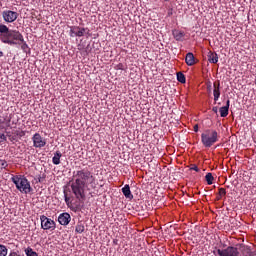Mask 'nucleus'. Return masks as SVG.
Returning <instances> with one entry per match:
<instances>
[{
	"mask_svg": "<svg viewBox=\"0 0 256 256\" xmlns=\"http://www.w3.org/2000/svg\"><path fill=\"white\" fill-rule=\"evenodd\" d=\"M89 185L92 189H95V176L89 169L83 168L73 172L70 187L74 197L78 201L85 199V189H87Z\"/></svg>",
	"mask_w": 256,
	"mask_h": 256,
	"instance_id": "f257e3e1",
	"label": "nucleus"
},
{
	"mask_svg": "<svg viewBox=\"0 0 256 256\" xmlns=\"http://www.w3.org/2000/svg\"><path fill=\"white\" fill-rule=\"evenodd\" d=\"M0 41L5 45H21L24 53L29 50V45L25 42L23 34L19 30L9 29L5 24H0Z\"/></svg>",
	"mask_w": 256,
	"mask_h": 256,
	"instance_id": "f03ea898",
	"label": "nucleus"
},
{
	"mask_svg": "<svg viewBox=\"0 0 256 256\" xmlns=\"http://www.w3.org/2000/svg\"><path fill=\"white\" fill-rule=\"evenodd\" d=\"M11 181L20 193H25V195H27L33 191V188H31V182H29L25 175L12 176Z\"/></svg>",
	"mask_w": 256,
	"mask_h": 256,
	"instance_id": "7ed1b4c3",
	"label": "nucleus"
},
{
	"mask_svg": "<svg viewBox=\"0 0 256 256\" xmlns=\"http://www.w3.org/2000/svg\"><path fill=\"white\" fill-rule=\"evenodd\" d=\"M217 141H219V133L217 132V130L206 129L201 134V143L207 149L213 147V144L217 143Z\"/></svg>",
	"mask_w": 256,
	"mask_h": 256,
	"instance_id": "20e7f679",
	"label": "nucleus"
},
{
	"mask_svg": "<svg viewBox=\"0 0 256 256\" xmlns=\"http://www.w3.org/2000/svg\"><path fill=\"white\" fill-rule=\"evenodd\" d=\"M40 221H41V228L44 229V231H55L56 229V224L54 220H51V218H48L45 215L40 216Z\"/></svg>",
	"mask_w": 256,
	"mask_h": 256,
	"instance_id": "39448f33",
	"label": "nucleus"
},
{
	"mask_svg": "<svg viewBox=\"0 0 256 256\" xmlns=\"http://www.w3.org/2000/svg\"><path fill=\"white\" fill-rule=\"evenodd\" d=\"M217 253L219 256H238L241 252L238 247L228 246L226 249H218Z\"/></svg>",
	"mask_w": 256,
	"mask_h": 256,
	"instance_id": "423d86ee",
	"label": "nucleus"
},
{
	"mask_svg": "<svg viewBox=\"0 0 256 256\" xmlns=\"http://www.w3.org/2000/svg\"><path fill=\"white\" fill-rule=\"evenodd\" d=\"M32 142L35 149H43L47 145V139L43 138L39 133H35L32 136Z\"/></svg>",
	"mask_w": 256,
	"mask_h": 256,
	"instance_id": "0eeeda50",
	"label": "nucleus"
},
{
	"mask_svg": "<svg viewBox=\"0 0 256 256\" xmlns=\"http://www.w3.org/2000/svg\"><path fill=\"white\" fill-rule=\"evenodd\" d=\"M18 17L19 13L15 11L5 10L2 12V18L4 19L5 23H15Z\"/></svg>",
	"mask_w": 256,
	"mask_h": 256,
	"instance_id": "6e6552de",
	"label": "nucleus"
},
{
	"mask_svg": "<svg viewBox=\"0 0 256 256\" xmlns=\"http://www.w3.org/2000/svg\"><path fill=\"white\" fill-rule=\"evenodd\" d=\"M87 31V28H81L79 26H70V37H83Z\"/></svg>",
	"mask_w": 256,
	"mask_h": 256,
	"instance_id": "1a4fd4ad",
	"label": "nucleus"
},
{
	"mask_svg": "<svg viewBox=\"0 0 256 256\" xmlns=\"http://www.w3.org/2000/svg\"><path fill=\"white\" fill-rule=\"evenodd\" d=\"M237 247L240 248V253L242 256H256V252L252 251L250 246L238 244Z\"/></svg>",
	"mask_w": 256,
	"mask_h": 256,
	"instance_id": "9d476101",
	"label": "nucleus"
},
{
	"mask_svg": "<svg viewBox=\"0 0 256 256\" xmlns=\"http://www.w3.org/2000/svg\"><path fill=\"white\" fill-rule=\"evenodd\" d=\"M213 88L214 101L217 103V101H219V97H221V82L215 81L213 83Z\"/></svg>",
	"mask_w": 256,
	"mask_h": 256,
	"instance_id": "9b49d317",
	"label": "nucleus"
},
{
	"mask_svg": "<svg viewBox=\"0 0 256 256\" xmlns=\"http://www.w3.org/2000/svg\"><path fill=\"white\" fill-rule=\"evenodd\" d=\"M58 222L60 225L66 226L68 223H71V215L67 212L61 213L58 216Z\"/></svg>",
	"mask_w": 256,
	"mask_h": 256,
	"instance_id": "f8f14e48",
	"label": "nucleus"
},
{
	"mask_svg": "<svg viewBox=\"0 0 256 256\" xmlns=\"http://www.w3.org/2000/svg\"><path fill=\"white\" fill-rule=\"evenodd\" d=\"M64 201L67 205V207H71L73 205V196H71V190L64 189Z\"/></svg>",
	"mask_w": 256,
	"mask_h": 256,
	"instance_id": "ddd939ff",
	"label": "nucleus"
},
{
	"mask_svg": "<svg viewBox=\"0 0 256 256\" xmlns=\"http://www.w3.org/2000/svg\"><path fill=\"white\" fill-rule=\"evenodd\" d=\"M185 63L186 65H188V67H193V65H195V63H197L195 61V55H193V53L189 52L186 54L185 57Z\"/></svg>",
	"mask_w": 256,
	"mask_h": 256,
	"instance_id": "4468645a",
	"label": "nucleus"
},
{
	"mask_svg": "<svg viewBox=\"0 0 256 256\" xmlns=\"http://www.w3.org/2000/svg\"><path fill=\"white\" fill-rule=\"evenodd\" d=\"M208 61L213 64L219 63V55H217V52H208Z\"/></svg>",
	"mask_w": 256,
	"mask_h": 256,
	"instance_id": "2eb2a0df",
	"label": "nucleus"
},
{
	"mask_svg": "<svg viewBox=\"0 0 256 256\" xmlns=\"http://www.w3.org/2000/svg\"><path fill=\"white\" fill-rule=\"evenodd\" d=\"M122 193L126 199H133V194H131V188L129 187V184H126L122 188Z\"/></svg>",
	"mask_w": 256,
	"mask_h": 256,
	"instance_id": "dca6fc26",
	"label": "nucleus"
},
{
	"mask_svg": "<svg viewBox=\"0 0 256 256\" xmlns=\"http://www.w3.org/2000/svg\"><path fill=\"white\" fill-rule=\"evenodd\" d=\"M172 35H173L174 39H176L177 41H183V37H185V32H183L181 30H174L172 32Z\"/></svg>",
	"mask_w": 256,
	"mask_h": 256,
	"instance_id": "f3484780",
	"label": "nucleus"
},
{
	"mask_svg": "<svg viewBox=\"0 0 256 256\" xmlns=\"http://www.w3.org/2000/svg\"><path fill=\"white\" fill-rule=\"evenodd\" d=\"M61 157H63L61 151H56L54 157L52 158V163L54 165H59L61 163Z\"/></svg>",
	"mask_w": 256,
	"mask_h": 256,
	"instance_id": "a211bd4d",
	"label": "nucleus"
},
{
	"mask_svg": "<svg viewBox=\"0 0 256 256\" xmlns=\"http://www.w3.org/2000/svg\"><path fill=\"white\" fill-rule=\"evenodd\" d=\"M84 231H85V225L83 224V222H78L76 227H75V232L81 234Z\"/></svg>",
	"mask_w": 256,
	"mask_h": 256,
	"instance_id": "6ab92c4d",
	"label": "nucleus"
},
{
	"mask_svg": "<svg viewBox=\"0 0 256 256\" xmlns=\"http://www.w3.org/2000/svg\"><path fill=\"white\" fill-rule=\"evenodd\" d=\"M205 179L208 185H213V181L215 180L212 173H207Z\"/></svg>",
	"mask_w": 256,
	"mask_h": 256,
	"instance_id": "aec40b11",
	"label": "nucleus"
},
{
	"mask_svg": "<svg viewBox=\"0 0 256 256\" xmlns=\"http://www.w3.org/2000/svg\"><path fill=\"white\" fill-rule=\"evenodd\" d=\"M177 81H179V83H186L187 79L185 78V74H183L182 72H178Z\"/></svg>",
	"mask_w": 256,
	"mask_h": 256,
	"instance_id": "412c9836",
	"label": "nucleus"
},
{
	"mask_svg": "<svg viewBox=\"0 0 256 256\" xmlns=\"http://www.w3.org/2000/svg\"><path fill=\"white\" fill-rule=\"evenodd\" d=\"M220 116L221 117H227V115H229V108H227V107H221L220 108Z\"/></svg>",
	"mask_w": 256,
	"mask_h": 256,
	"instance_id": "4be33fe9",
	"label": "nucleus"
},
{
	"mask_svg": "<svg viewBox=\"0 0 256 256\" xmlns=\"http://www.w3.org/2000/svg\"><path fill=\"white\" fill-rule=\"evenodd\" d=\"M26 256H39V254H37V252L33 251V248L28 247L25 250Z\"/></svg>",
	"mask_w": 256,
	"mask_h": 256,
	"instance_id": "5701e85b",
	"label": "nucleus"
},
{
	"mask_svg": "<svg viewBox=\"0 0 256 256\" xmlns=\"http://www.w3.org/2000/svg\"><path fill=\"white\" fill-rule=\"evenodd\" d=\"M7 246L0 244V256H7Z\"/></svg>",
	"mask_w": 256,
	"mask_h": 256,
	"instance_id": "b1692460",
	"label": "nucleus"
},
{
	"mask_svg": "<svg viewBox=\"0 0 256 256\" xmlns=\"http://www.w3.org/2000/svg\"><path fill=\"white\" fill-rule=\"evenodd\" d=\"M7 167H9L7 160L0 159V170L7 169Z\"/></svg>",
	"mask_w": 256,
	"mask_h": 256,
	"instance_id": "393cba45",
	"label": "nucleus"
},
{
	"mask_svg": "<svg viewBox=\"0 0 256 256\" xmlns=\"http://www.w3.org/2000/svg\"><path fill=\"white\" fill-rule=\"evenodd\" d=\"M218 194L220 197H225V195H227V190H225V188H219Z\"/></svg>",
	"mask_w": 256,
	"mask_h": 256,
	"instance_id": "a878e982",
	"label": "nucleus"
},
{
	"mask_svg": "<svg viewBox=\"0 0 256 256\" xmlns=\"http://www.w3.org/2000/svg\"><path fill=\"white\" fill-rule=\"evenodd\" d=\"M190 171H196V173H199V167L195 164H191Z\"/></svg>",
	"mask_w": 256,
	"mask_h": 256,
	"instance_id": "bb28decb",
	"label": "nucleus"
},
{
	"mask_svg": "<svg viewBox=\"0 0 256 256\" xmlns=\"http://www.w3.org/2000/svg\"><path fill=\"white\" fill-rule=\"evenodd\" d=\"M3 141H7V136H5L3 133H0V143H3Z\"/></svg>",
	"mask_w": 256,
	"mask_h": 256,
	"instance_id": "cd10ccee",
	"label": "nucleus"
},
{
	"mask_svg": "<svg viewBox=\"0 0 256 256\" xmlns=\"http://www.w3.org/2000/svg\"><path fill=\"white\" fill-rule=\"evenodd\" d=\"M8 256H21V255L15 251H12Z\"/></svg>",
	"mask_w": 256,
	"mask_h": 256,
	"instance_id": "c85d7f7f",
	"label": "nucleus"
},
{
	"mask_svg": "<svg viewBox=\"0 0 256 256\" xmlns=\"http://www.w3.org/2000/svg\"><path fill=\"white\" fill-rule=\"evenodd\" d=\"M199 131V124L194 125V132L197 133Z\"/></svg>",
	"mask_w": 256,
	"mask_h": 256,
	"instance_id": "c756f323",
	"label": "nucleus"
},
{
	"mask_svg": "<svg viewBox=\"0 0 256 256\" xmlns=\"http://www.w3.org/2000/svg\"><path fill=\"white\" fill-rule=\"evenodd\" d=\"M230 105H231V101H230V100H227V101H226V105H225L224 107H227V109H229Z\"/></svg>",
	"mask_w": 256,
	"mask_h": 256,
	"instance_id": "7c9ffc66",
	"label": "nucleus"
},
{
	"mask_svg": "<svg viewBox=\"0 0 256 256\" xmlns=\"http://www.w3.org/2000/svg\"><path fill=\"white\" fill-rule=\"evenodd\" d=\"M221 199H223V196H221V195L218 194L217 197H216V200H217V201H221Z\"/></svg>",
	"mask_w": 256,
	"mask_h": 256,
	"instance_id": "2f4dec72",
	"label": "nucleus"
},
{
	"mask_svg": "<svg viewBox=\"0 0 256 256\" xmlns=\"http://www.w3.org/2000/svg\"><path fill=\"white\" fill-rule=\"evenodd\" d=\"M212 111H213V113H217V111H218L217 106L213 107V108H212Z\"/></svg>",
	"mask_w": 256,
	"mask_h": 256,
	"instance_id": "473e14b6",
	"label": "nucleus"
},
{
	"mask_svg": "<svg viewBox=\"0 0 256 256\" xmlns=\"http://www.w3.org/2000/svg\"><path fill=\"white\" fill-rule=\"evenodd\" d=\"M4 55L3 51L0 50V57H4Z\"/></svg>",
	"mask_w": 256,
	"mask_h": 256,
	"instance_id": "72a5a7b5",
	"label": "nucleus"
},
{
	"mask_svg": "<svg viewBox=\"0 0 256 256\" xmlns=\"http://www.w3.org/2000/svg\"><path fill=\"white\" fill-rule=\"evenodd\" d=\"M209 89H211V85H209Z\"/></svg>",
	"mask_w": 256,
	"mask_h": 256,
	"instance_id": "f704fd0d",
	"label": "nucleus"
}]
</instances>
